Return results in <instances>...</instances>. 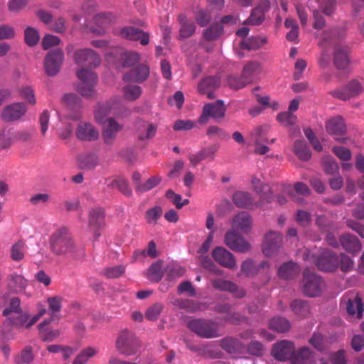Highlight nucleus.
<instances>
[{
  "label": "nucleus",
  "instance_id": "obj_1",
  "mask_svg": "<svg viewBox=\"0 0 364 364\" xmlns=\"http://www.w3.org/2000/svg\"><path fill=\"white\" fill-rule=\"evenodd\" d=\"M49 244L51 252L57 256L79 258L84 255L82 250L76 245L66 228L55 230L49 238Z\"/></svg>",
  "mask_w": 364,
  "mask_h": 364
},
{
  "label": "nucleus",
  "instance_id": "obj_2",
  "mask_svg": "<svg viewBox=\"0 0 364 364\" xmlns=\"http://www.w3.org/2000/svg\"><path fill=\"white\" fill-rule=\"evenodd\" d=\"M46 314V309L42 306L37 314L31 317L28 312L22 311L21 301L18 297L11 298L8 306L2 312V315L6 317L5 323L26 328H29L33 326Z\"/></svg>",
  "mask_w": 364,
  "mask_h": 364
},
{
  "label": "nucleus",
  "instance_id": "obj_3",
  "mask_svg": "<svg viewBox=\"0 0 364 364\" xmlns=\"http://www.w3.org/2000/svg\"><path fill=\"white\" fill-rule=\"evenodd\" d=\"M77 76L80 80L77 87V91L84 97H93L95 95V87L97 81L95 73L85 68H81L77 72Z\"/></svg>",
  "mask_w": 364,
  "mask_h": 364
},
{
  "label": "nucleus",
  "instance_id": "obj_4",
  "mask_svg": "<svg viewBox=\"0 0 364 364\" xmlns=\"http://www.w3.org/2000/svg\"><path fill=\"white\" fill-rule=\"evenodd\" d=\"M140 342L133 333L123 330L116 341V348L119 353L126 356L134 355L140 348Z\"/></svg>",
  "mask_w": 364,
  "mask_h": 364
},
{
  "label": "nucleus",
  "instance_id": "obj_5",
  "mask_svg": "<svg viewBox=\"0 0 364 364\" xmlns=\"http://www.w3.org/2000/svg\"><path fill=\"white\" fill-rule=\"evenodd\" d=\"M188 328L198 336L205 338H212L220 336L218 325L209 320L193 319L188 322Z\"/></svg>",
  "mask_w": 364,
  "mask_h": 364
},
{
  "label": "nucleus",
  "instance_id": "obj_6",
  "mask_svg": "<svg viewBox=\"0 0 364 364\" xmlns=\"http://www.w3.org/2000/svg\"><path fill=\"white\" fill-rule=\"evenodd\" d=\"M303 283V291L306 296L314 297L321 294L323 282L321 277L309 269H306L304 272Z\"/></svg>",
  "mask_w": 364,
  "mask_h": 364
},
{
  "label": "nucleus",
  "instance_id": "obj_7",
  "mask_svg": "<svg viewBox=\"0 0 364 364\" xmlns=\"http://www.w3.org/2000/svg\"><path fill=\"white\" fill-rule=\"evenodd\" d=\"M363 91V83L358 80L353 79L341 89L332 90L329 94L333 97L346 101L360 95Z\"/></svg>",
  "mask_w": 364,
  "mask_h": 364
},
{
  "label": "nucleus",
  "instance_id": "obj_8",
  "mask_svg": "<svg viewBox=\"0 0 364 364\" xmlns=\"http://www.w3.org/2000/svg\"><path fill=\"white\" fill-rule=\"evenodd\" d=\"M227 247L235 252L246 253L251 250V244L235 230H228L224 237Z\"/></svg>",
  "mask_w": 364,
  "mask_h": 364
},
{
  "label": "nucleus",
  "instance_id": "obj_9",
  "mask_svg": "<svg viewBox=\"0 0 364 364\" xmlns=\"http://www.w3.org/2000/svg\"><path fill=\"white\" fill-rule=\"evenodd\" d=\"M315 265L321 271H335L339 264V258L330 250H323L317 257H314Z\"/></svg>",
  "mask_w": 364,
  "mask_h": 364
},
{
  "label": "nucleus",
  "instance_id": "obj_10",
  "mask_svg": "<svg viewBox=\"0 0 364 364\" xmlns=\"http://www.w3.org/2000/svg\"><path fill=\"white\" fill-rule=\"evenodd\" d=\"M114 34L129 41H139L142 46L149 43L150 35L140 28L124 26L115 29Z\"/></svg>",
  "mask_w": 364,
  "mask_h": 364
},
{
  "label": "nucleus",
  "instance_id": "obj_11",
  "mask_svg": "<svg viewBox=\"0 0 364 364\" xmlns=\"http://www.w3.org/2000/svg\"><path fill=\"white\" fill-rule=\"evenodd\" d=\"M63 60L64 53L61 49L57 48L49 51L44 58V67L47 75H56L60 71Z\"/></svg>",
  "mask_w": 364,
  "mask_h": 364
},
{
  "label": "nucleus",
  "instance_id": "obj_12",
  "mask_svg": "<svg viewBox=\"0 0 364 364\" xmlns=\"http://www.w3.org/2000/svg\"><path fill=\"white\" fill-rule=\"evenodd\" d=\"M73 58L77 65L91 68L98 66L101 62L99 55L90 48L77 50L74 53Z\"/></svg>",
  "mask_w": 364,
  "mask_h": 364
},
{
  "label": "nucleus",
  "instance_id": "obj_13",
  "mask_svg": "<svg viewBox=\"0 0 364 364\" xmlns=\"http://www.w3.org/2000/svg\"><path fill=\"white\" fill-rule=\"evenodd\" d=\"M226 108L222 100L215 102L208 103L204 105L203 112L199 117L198 122L200 124H206L210 117L213 119L222 118L225 116Z\"/></svg>",
  "mask_w": 364,
  "mask_h": 364
},
{
  "label": "nucleus",
  "instance_id": "obj_14",
  "mask_svg": "<svg viewBox=\"0 0 364 364\" xmlns=\"http://www.w3.org/2000/svg\"><path fill=\"white\" fill-rule=\"evenodd\" d=\"M270 9V1L269 0H260L250 13V16L244 21L243 24L250 26H259L265 19V14Z\"/></svg>",
  "mask_w": 364,
  "mask_h": 364
},
{
  "label": "nucleus",
  "instance_id": "obj_15",
  "mask_svg": "<svg viewBox=\"0 0 364 364\" xmlns=\"http://www.w3.org/2000/svg\"><path fill=\"white\" fill-rule=\"evenodd\" d=\"M27 107L23 102H15L3 108L1 118L6 122H15L20 119L26 112Z\"/></svg>",
  "mask_w": 364,
  "mask_h": 364
},
{
  "label": "nucleus",
  "instance_id": "obj_16",
  "mask_svg": "<svg viewBox=\"0 0 364 364\" xmlns=\"http://www.w3.org/2000/svg\"><path fill=\"white\" fill-rule=\"evenodd\" d=\"M123 129V125L118 123L113 117H109L103 124L102 136L107 145L114 144L117 134Z\"/></svg>",
  "mask_w": 364,
  "mask_h": 364
},
{
  "label": "nucleus",
  "instance_id": "obj_17",
  "mask_svg": "<svg viewBox=\"0 0 364 364\" xmlns=\"http://www.w3.org/2000/svg\"><path fill=\"white\" fill-rule=\"evenodd\" d=\"M214 260L223 267L235 269L237 267L235 257L233 254L223 247H216L212 252Z\"/></svg>",
  "mask_w": 364,
  "mask_h": 364
},
{
  "label": "nucleus",
  "instance_id": "obj_18",
  "mask_svg": "<svg viewBox=\"0 0 364 364\" xmlns=\"http://www.w3.org/2000/svg\"><path fill=\"white\" fill-rule=\"evenodd\" d=\"M294 350V345L292 342L283 340L273 346L272 355L278 360L285 361L292 359Z\"/></svg>",
  "mask_w": 364,
  "mask_h": 364
},
{
  "label": "nucleus",
  "instance_id": "obj_19",
  "mask_svg": "<svg viewBox=\"0 0 364 364\" xmlns=\"http://www.w3.org/2000/svg\"><path fill=\"white\" fill-rule=\"evenodd\" d=\"M282 241V236L274 231L269 232L264 237L262 252L267 257H270L278 251Z\"/></svg>",
  "mask_w": 364,
  "mask_h": 364
},
{
  "label": "nucleus",
  "instance_id": "obj_20",
  "mask_svg": "<svg viewBox=\"0 0 364 364\" xmlns=\"http://www.w3.org/2000/svg\"><path fill=\"white\" fill-rule=\"evenodd\" d=\"M77 139L82 141H95L99 137V132L95 126L87 122H80L75 129Z\"/></svg>",
  "mask_w": 364,
  "mask_h": 364
},
{
  "label": "nucleus",
  "instance_id": "obj_21",
  "mask_svg": "<svg viewBox=\"0 0 364 364\" xmlns=\"http://www.w3.org/2000/svg\"><path fill=\"white\" fill-rule=\"evenodd\" d=\"M149 67L144 64H139L124 74L123 80L127 82L141 83L149 76Z\"/></svg>",
  "mask_w": 364,
  "mask_h": 364
},
{
  "label": "nucleus",
  "instance_id": "obj_22",
  "mask_svg": "<svg viewBox=\"0 0 364 364\" xmlns=\"http://www.w3.org/2000/svg\"><path fill=\"white\" fill-rule=\"evenodd\" d=\"M326 129L329 134L334 136L336 141L344 143L345 139L338 137L345 134L346 132V127L342 117H336L329 119L326 124Z\"/></svg>",
  "mask_w": 364,
  "mask_h": 364
},
{
  "label": "nucleus",
  "instance_id": "obj_23",
  "mask_svg": "<svg viewBox=\"0 0 364 364\" xmlns=\"http://www.w3.org/2000/svg\"><path fill=\"white\" fill-rule=\"evenodd\" d=\"M221 81L218 76H208L203 78L198 85V90L202 95H206L208 98L213 99L214 90L218 88Z\"/></svg>",
  "mask_w": 364,
  "mask_h": 364
},
{
  "label": "nucleus",
  "instance_id": "obj_24",
  "mask_svg": "<svg viewBox=\"0 0 364 364\" xmlns=\"http://www.w3.org/2000/svg\"><path fill=\"white\" fill-rule=\"evenodd\" d=\"M157 130V126L151 122L139 120L136 124V131L138 139L140 141L152 139L155 136Z\"/></svg>",
  "mask_w": 364,
  "mask_h": 364
},
{
  "label": "nucleus",
  "instance_id": "obj_25",
  "mask_svg": "<svg viewBox=\"0 0 364 364\" xmlns=\"http://www.w3.org/2000/svg\"><path fill=\"white\" fill-rule=\"evenodd\" d=\"M340 243L348 252L355 255L361 250L362 245L359 239L350 233H343L340 236Z\"/></svg>",
  "mask_w": 364,
  "mask_h": 364
},
{
  "label": "nucleus",
  "instance_id": "obj_26",
  "mask_svg": "<svg viewBox=\"0 0 364 364\" xmlns=\"http://www.w3.org/2000/svg\"><path fill=\"white\" fill-rule=\"evenodd\" d=\"M349 48L347 46H337L333 53V64L338 70H346L350 63Z\"/></svg>",
  "mask_w": 364,
  "mask_h": 364
},
{
  "label": "nucleus",
  "instance_id": "obj_27",
  "mask_svg": "<svg viewBox=\"0 0 364 364\" xmlns=\"http://www.w3.org/2000/svg\"><path fill=\"white\" fill-rule=\"evenodd\" d=\"M219 149L218 144H212L206 148L201 149L195 154H190L188 158L191 164L196 166L201 161L207 159H213L214 155Z\"/></svg>",
  "mask_w": 364,
  "mask_h": 364
},
{
  "label": "nucleus",
  "instance_id": "obj_28",
  "mask_svg": "<svg viewBox=\"0 0 364 364\" xmlns=\"http://www.w3.org/2000/svg\"><path fill=\"white\" fill-rule=\"evenodd\" d=\"M63 100L65 105L70 109L75 110L76 112L70 114V118L74 120H79L82 118V112L80 110L81 107L80 98L74 93H68L63 96Z\"/></svg>",
  "mask_w": 364,
  "mask_h": 364
},
{
  "label": "nucleus",
  "instance_id": "obj_29",
  "mask_svg": "<svg viewBox=\"0 0 364 364\" xmlns=\"http://www.w3.org/2000/svg\"><path fill=\"white\" fill-rule=\"evenodd\" d=\"M178 21L180 23L179 39L188 38L194 34L196 26L193 21L187 19L185 14H180L178 16Z\"/></svg>",
  "mask_w": 364,
  "mask_h": 364
},
{
  "label": "nucleus",
  "instance_id": "obj_30",
  "mask_svg": "<svg viewBox=\"0 0 364 364\" xmlns=\"http://www.w3.org/2000/svg\"><path fill=\"white\" fill-rule=\"evenodd\" d=\"M346 309L350 316L360 318L363 316V304L362 299L358 295L353 298H348L346 303Z\"/></svg>",
  "mask_w": 364,
  "mask_h": 364
},
{
  "label": "nucleus",
  "instance_id": "obj_31",
  "mask_svg": "<svg viewBox=\"0 0 364 364\" xmlns=\"http://www.w3.org/2000/svg\"><path fill=\"white\" fill-rule=\"evenodd\" d=\"M7 279L8 288L14 293L23 291L28 284L27 280L22 275L16 273L10 274Z\"/></svg>",
  "mask_w": 364,
  "mask_h": 364
},
{
  "label": "nucleus",
  "instance_id": "obj_32",
  "mask_svg": "<svg viewBox=\"0 0 364 364\" xmlns=\"http://www.w3.org/2000/svg\"><path fill=\"white\" fill-rule=\"evenodd\" d=\"M252 224L250 215L245 212H242L235 215L232 219V226L234 229L240 230L245 233L249 232Z\"/></svg>",
  "mask_w": 364,
  "mask_h": 364
},
{
  "label": "nucleus",
  "instance_id": "obj_33",
  "mask_svg": "<svg viewBox=\"0 0 364 364\" xmlns=\"http://www.w3.org/2000/svg\"><path fill=\"white\" fill-rule=\"evenodd\" d=\"M53 321L52 318H48L38 325L41 337L43 341H53L60 335L58 330L51 329L48 326V324Z\"/></svg>",
  "mask_w": 364,
  "mask_h": 364
},
{
  "label": "nucleus",
  "instance_id": "obj_34",
  "mask_svg": "<svg viewBox=\"0 0 364 364\" xmlns=\"http://www.w3.org/2000/svg\"><path fill=\"white\" fill-rule=\"evenodd\" d=\"M299 272L297 264L293 262L284 263L280 266L278 270V275L284 279H291L296 276Z\"/></svg>",
  "mask_w": 364,
  "mask_h": 364
},
{
  "label": "nucleus",
  "instance_id": "obj_35",
  "mask_svg": "<svg viewBox=\"0 0 364 364\" xmlns=\"http://www.w3.org/2000/svg\"><path fill=\"white\" fill-rule=\"evenodd\" d=\"M104 223V212L102 208H95L90 211L89 227L94 231L101 228Z\"/></svg>",
  "mask_w": 364,
  "mask_h": 364
},
{
  "label": "nucleus",
  "instance_id": "obj_36",
  "mask_svg": "<svg viewBox=\"0 0 364 364\" xmlns=\"http://www.w3.org/2000/svg\"><path fill=\"white\" fill-rule=\"evenodd\" d=\"M267 43V38L264 36H251L241 42V48L248 50H257Z\"/></svg>",
  "mask_w": 364,
  "mask_h": 364
},
{
  "label": "nucleus",
  "instance_id": "obj_37",
  "mask_svg": "<svg viewBox=\"0 0 364 364\" xmlns=\"http://www.w3.org/2000/svg\"><path fill=\"white\" fill-rule=\"evenodd\" d=\"M313 353L308 347H303L294 353L291 362L293 364H308L313 360Z\"/></svg>",
  "mask_w": 364,
  "mask_h": 364
},
{
  "label": "nucleus",
  "instance_id": "obj_38",
  "mask_svg": "<svg viewBox=\"0 0 364 364\" xmlns=\"http://www.w3.org/2000/svg\"><path fill=\"white\" fill-rule=\"evenodd\" d=\"M233 202L239 208H252L253 199L247 192L237 191L233 195Z\"/></svg>",
  "mask_w": 364,
  "mask_h": 364
},
{
  "label": "nucleus",
  "instance_id": "obj_39",
  "mask_svg": "<svg viewBox=\"0 0 364 364\" xmlns=\"http://www.w3.org/2000/svg\"><path fill=\"white\" fill-rule=\"evenodd\" d=\"M15 142V129L4 127L0 132V148L8 149Z\"/></svg>",
  "mask_w": 364,
  "mask_h": 364
},
{
  "label": "nucleus",
  "instance_id": "obj_40",
  "mask_svg": "<svg viewBox=\"0 0 364 364\" xmlns=\"http://www.w3.org/2000/svg\"><path fill=\"white\" fill-rule=\"evenodd\" d=\"M223 26L216 22L203 31V37L207 41H213L218 39L223 34Z\"/></svg>",
  "mask_w": 364,
  "mask_h": 364
},
{
  "label": "nucleus",
  "instance_id": "obj_41",
  "mask_svg": "<svg viewBox=\"0 0 364 364\" xmlns=\"http://www.w3.org/2000/svg\"><path fill=\"white\" fill-rule=\"evenodd\" d=\"M62 301L63 298L59 296H49L47 298L48 309H46V312L48 311L50 316L49 318H52V320L57 318L58 320L56 314L60 312L62 309Z\"/></svg>",
  "mask_w": 364,
  "mask_h": 364
},
{
  "label": "nucleus",
  "instance_id": "obj_42",
  "mask_svg": "<svg viewBox=\"0 0 364 364\" xmlns=\"http://www.w3.org/2000/svg\"><path fill=\"white\" fill-rule=\"evenodd\" d=\"M294 151L301 161H309L311 157V152L304 140H296L294 142Z\"/></svg>",
  "mask_w": 364,
  "mask_h": 364
},
{
  "label": "nucleus",
  "instance_id": "obj_43",
  "mask_svg": "<svg viewBox=\"0 0 364 364\" xmlns=\"http://www.w3.org/2000/svg\"><path fill=\"white\" fill-rule=\"evenodd\" d=\"M269 328L277 332L284 333L290 329L291 325L285 318L277 316L272 318L269 323Z\"/></svg>",
  "mask_w": 364,
  "mask_h": 364
},
{
  "label": "nucleus",
  "instance_id": "obj_44",
  "mask_svg": "<svg viewBox=\"0 0 364 364\" xmlns=\"http://www.w3.org/2000/svg\"><path fill=\"white\" fill-rule=\"evenodd\" d=\"M164 276L162 262L160 261L153 263L147 270L146 277L151 282H158Z\"/></svg>",
  "mask_w": 364,
  "mask_h": 364
},
{
  "label": "nucleus",
  "instance_id": "obj_45",
  "mask_svg": "<svg viewBox=\"0 0 364 364\" xmlns=\"http://www.w3.org/2000/svg\"><path fill=\"white\" fill-rule=\"evenodd\" d=\"M26 252V243L22 240H19L11 247V258L15 262L21 261L24 258Z\"/></svg>",
  "mask_w": 364,
  "mask_h": 364
},
{
  "label": "nucleus",
  "instance_id": "obj_46",
  "mask_svg": "<svg viewBox=\"0 0 364 364\" xmlns=\"http://www.w3.org/2000/svg\"><path fill=\"white\" fill-rule=\"evenodd\" d=\"M269 130V127L267 124L257 127L252 132L251 136L255 144L259 145L262 142H268L265 137Z\"/></svg>",
  "mask_w": 364,
  "mask_h": 364
},
{
  "label": "nucleus",
  "instance_id": "obj_47",
  "mask_svg": "<svg viewBox=\"0 0 364 364\" xmlns=\"http://www.w3.org/2000/svg\"><path fill=\"white\" fill-rule=\"evenodd\" d=\"M336 8V0H319L317 10L326 16H331L334 14Z\"/></svg>",
  "mask_w": 364,
  "mask_h": 364
},
{
  "label": "nucleus",
  "instance_id": "obj_48",
  "mask_svg": "<svg viewBox=\"0 0 364 364\" xmlns=\"http://www.w3.org/2000/svg\"><path fill=\"white\" fill-rule=\"evenodd\" d=\"M261 71V65L257 61H250L243 68L242 73L245 77L249 79L250 83L252 81V77Z\"/></svg>",
  "mask_w": 364,
  "mask_h": 364
},
{
  "label": "nucleus",
  "instance_id": "obj_49",
  "mask_svg": "<svg viewBox=\"0 0 364 364\" xmlns=\"http://www.w3.org/2000/svg\"><path fill=\"white\" fill-rule=\"evenodd\" d=\"M290 308L299 317H304L309 312L308 303L299 299L294 300L291 303Z\"/></svg>",
  "mask_w": 364,
  "mask_h": 364
},
{
  "label": "nucleus",
  "instance_id": "obj_50",
  "mask_svg": "<svg viewBox=\"0 0 364 364\" xmlns=\"http://www.w3.org/2000/svg\"><path fill=\"white\" fill-rule=\"evenodd\" d=\"M206 134L212 139L228 140L230 139L229 134L225 130L215 125L209 126L207 128Z\"/></svg>",
  "mask_w": 364,
  "mask_h": 364
},
{
  "label": "nucleus",
  "instance_id": "obj_51",
  "mask_svg": "<svg viewBox=\"0 0 364 364\" xmlns=\"http://www.w3.org/2000/svg\"><path fill=\"white\" fill-rule=\"evenodd\" d=\"M115 20L116 16L113 13L109 11L100 12L96 14L93 18L94 23L101 27L105 26Z\"/></svg>",
  "mask_w": 364,
  "mask_h": 364
},
{
  "label": "nucleus",
  "instance_id": "obj_52",
  "mask_svg": "<svg viewBox=\"0 0 364 364\" xmlns=\"http://www.w3.org/2000/svg\"><path fill=\"white\" fill-rule=\"evenodd\" d=\"M111 107L109 104H99L95 110V119L99 124L106 122L105 117L110 114Z\"/></svg>",
  "mask_w": 364,
  "mask_h": 364
},
{
  "label": "nucleus",
  "instance_id": "obj_53",
  "mask_svg": "<svg viewBox=\"0 0 364 364\" xmlns=\"http://www.w3.org/2000/svg\"><path fill=\"white\" fill-rule=\"evenodd\" d=\"M141 88L139 85H128L123 89L124 98L129 101L137 100L141 95Z\"/></svg>",
  "mask_w": 364,
  "mask_h": 364
},
{
  "label": "nucleus",
  "instance_id": "obj_54",
  "mask_svg": "<svg viewBox=\"0 0 364 364\" xmlns=\"http://www.w3.org/2000/svg\"><path fill=\"white\" fill-rule=\"evenodd\" d=\"M97 350L93 347H87L83 349L75 358L73 364H85L89 358L95 355Z\"/></svg>",
  "mask_w": 364,
  "mask_h": 364
},
{
  "label": "nucleus",
  "instance_id": "obj_55",
  "mask_svg": "<svg viewBox=\"0 0 364 364\" xmlns=\"http://www.w3.org/2000/svg\"><path fill=\"white\" fill-rule=\"evenodd\" d=\"M79 163L81 168L92 169L97 165L98 160L95 154H86L80 156Z\"/></svg>",
  "mask_w": 364,
  "mask_h": 364
},
{
  "label": "nucleus",
  "instance_id": "obj_56",
  "mask_svg": "<svg viewBox=\"0 0 364 364\" xmlns=\"http://www.w3.org/2000/svg\"><path fill=\"white\" fill-rule=\"evenodd\" d=\"M228 85L234 90H240L248 84H250L249 79L245 77L243 73L240 77L230 75L228 77Z\"/></svg>",
  "mask_w": 364,
  "mask_h": 364
},
{
  "label": "nucleus",
  "instance_id": "obj_57",
  "mask_svg": "<svg viewBox=\"0 0 364 364\" xmlns=\"http://www.w3.org/2000/svg\"><path fill=\"white\" fill-rule=\"evenodd\" d=\"M163 210L160 206H154L152 208L148 209L145 213V219L150 225H156L158 220L161 217Z\"/></svg>",
  "mask_w": 364,
  "mask_h": 364
},
{
  "label": "nucleus",
  "instance_id": "obj_58",
  "mask_svg": "<svg viewBox=\"0 0 364 364\" xmlns=\"http://www.w3.org/2000/svg\"><path fill=\"white\" fill-rule=\"evenodd\" d=\"M24 38L26 43L30 46H36L40 39V36L37 30L32 27H28L24 31Z\"/></svg>",
  "mask_w": 364,
  "mask_h": 364
},
{
  "label": "nucleus",
  "instance_id": "obj_59",
  "mask_svg": "<svg viewBox=\"0 0 364 364\" xmlns=\"http://www.w3.org/2000/svg\"><path fill=\"white\" fill-rule=\"evenodd\" d=\"M221 347L229 353L236 352L240 347V342L234 338H225L221 341Z\"/></svg>",
  "mask_w": 364,
  "mask_h": 364
},
{
  "label": "nucleus",
  "instance_id": "obj_60",
  "mask_svg": "<svg viewBox=\"0 0 364 364\" xmlns=\"http://www.w3.org/2000/svg\"><path fill=\"white\" fill-rule=\"evenodd\" d=\"M240 271L246 277L255 276L258 272V267L252 259H246L241 264Z\"/></svg>",
  "mask_w": 364,
  "mask_h": 364
},
{
  "label": "nucleus",
  "instance_id": "obj_61",
  "mask_svg": "<svg viewBox=\"0 0 364 364\" xmlns=\"http://www.w3.org/2000/svg\"><path fill=\"white\" fill-rule=\"evenodd\" d=\"M277 120L284 126H291L296 122L297 117L290 112H284L278 114Z\"/></svg>",
  "mask_w": 364,
  "mask_h": 364
},
{
  "label": "nucleus",
  "instance_id": "obj_62",
  "mask_svg": "<svg viewBox=\"0 0 364 364\" xmlns=\"http://www.w3.org/2000/svg\"><path fill=\"white\" fill-rule=\"evenodd\" d=\"M163 308L164 307L161 304H154L146 310L145 313V318L149 321L157 320L163 310Z\"/></svg>",
  "mask_w": 364,
  "mask_h": 364
},
{
  "label": "nucleus",
  "instance_id": "obj_63",
  "mask_svg": "<svg viewBox=\"0 0 364 364\" xmlns=\"http://www.w3.org/2000/svg\"><path fill=\"white\" fill-rule=\"evenodd\" d=\"M33 353L31 347H26L16 358V362L17 364L30 363L33 360Z\"/></svg>",
  "mask_w": 364,
  "mask_h": 364
},
{
  "label": "nucleus",
  "instance_id": "obj_64",
  "mask_svg": "<svg viewBox=\"0 0 364 364\" xmlns=\"http://www.w3.org/2000/svg\"><path fill=\"white\" fill-rule=\"evenodd\" d=\"M195 19L200 27H205L211 21V14L208 10H200L196 14Z\"/></svg>",
  "mask_w": 364,
  "mask_h": 364
}]
</instances>
